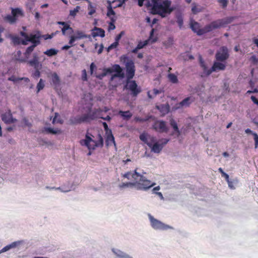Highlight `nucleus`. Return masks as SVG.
<instances>
[{
    "label": "nucleus",
    "mask_w": 258,
    "mask_h": 258,
    "mask_svg": "<svg viewBox=\"0 0 258 258\" xmlns=\"http://www.w3.org/2000/svg\"><path fill=\"white\" fill-rule=\"evenodd\" d=\"M153 5L151 11L154 15H158L162 18L166 17L175 10L174 7H171L170 0H152Z\"/></svg>",
    "instance_id": "obj_2"
},
{
    "label": "nucleus",
    "mask_w": 258,
    "mask_h": 258,
    "mask_svg": "<svg viewBox=\"0 0 258 258\" xmlns=\"http://www.w3.org/2000/svg\"><path fill=\"white\" fill-rule=\"evenodd\" d=\"M116 74L113 75L111 77V80H113V79L115 77H120V78H123L124 76V73L122 72V69H121L120 70L118 71L115 72Z\"/></svg>",
    "instance_id": "obj_40"
},
{
    "label": "nucleus",
    "mask_w": 258,
    "mask_h": 258,
    "mask_svg": "<svg viewBox=\"0 0 258 258\" xmlns=\"http://www.w3.org/2000/svg\"><path fill=\"white\" fill-rule=\"evenodd\" d=\"M161 144L158 142L155 143L154 145L151 147V150L156 153H159L162 150L163 146L165 145L169 142V140L167 139H162L160 140Z\"/></svg>",
    "instance_id": "obj_12"
},
{
    "label": "nucleus",
    "mask_w": 258,
    "mask_h": 258,
    "mask_svg": "<svg viewBox=\"0 0 258 258\" xmlns=\"http://www.w3.org/2000/svg\"><path fill=\"white\" fill-rule=\"evenodd\" d=\"M234 20L232 17H226L223 19L213 21L206 25L203 28H201L199 23L191 20L190 23V28L198 35L201 36L205 33L212 31L213 30L226 27Z\"/></svg>",
    "instance_id": "obj_1"
},
{
    "label": "nucleus",
    "mask_w": 258,
    "mask_h": 258,
    "mask_svg": "<svg viewBox=\"0 0 258 258\" xmlns=\"http://www.w3.org/2000/svg\"><path fill=\"white\" fill-rule=\"evenodd\" d=\"M36 46H35V45H31V46L27 47L24 53V55L26 58H29L30 54L32 53V52L34 50L35 47Z\"/></svg>",
    "instance_id": "obj_32"
},
{
    "label": "nucleus",
    "mask_w": 258,
    "mask_h": 258,
    "mask_svg": "<svg viewBox=\"0 0 258 258\" xmlns=\"http://www.w3.org/2000/svg\"><path fill=\"white\" fill-rule=\"evenodd\" d=\"M1 117L2 120L6 124L13 123L17 121V119L13 117L10 109L3 113Z\"/></svg>",
    "instance_id": "obj_11"
},
{
    "label": "nucleus",
    "mask_w": 258,
    "mask_h": 258,
    "mask_svg": "<svg viewBox=\"0 0 258 258\" xmlns=\"http://www.w3.org/2000/svg\"><path fill=\"white\" fill-rule=\"evenodd\" d=\"M252 135L254 137V147L255 149H256L258 147V135L256 133H253Z\"/></svg>",
    "instance_id": "obj_52"
},
{
    "label": "nucleus",
    "mask_w": 258,
    "mask_h": 258,
    "mask_svg": "<svg viewBox=\"0 0 258 258\" xmlns=\"http://www.w3.org/2000/svg\"><path fill=\"white\" fill-rule=\"evenodd\" d=\"M229 56L228 50L226 46L221 47L215 55L216 60L219 61H224L229 58Z\"/></svg>",
    "instance_id": "obj_8"
},
{
    "label": "nucleus",
    "mask_w": 258,
    "mask_h": 258,
    "mask_svg": "<svg viewBox=\"0 0 258 258\" xmlns=\"http://www.w3.org/2000/svg\"><path fill=\"white\" fill-rule=\"evenodd\" d=\"M118 45V42L117 41L114 42L113 43H112L110 46H109L107 48V51L109 52L111 50L114 49L117 47V46Z\"/></svg>",
    "instance_id": "obj_51"
},
{
    "label": "nucleus",
    "mask_w": 258,
    "mask_h": 258,
    "mask_svg": "<svg viewBox=\"0 0 258 258\" xmlns=\"http://www.w3.org/2000/svg\"><path fill=\"white\" fill-rule=\"evenodd\" d=\"M80 39L77 35V34L75 33V34L70 36V38L69 41V44L71 45V46L75 45L74 42L78 40H80Z\"/></svg>",
    "instance_id": "obj_36"
},
{
    "label": "nucleus",
    "mask_w": 258,
    "mask_h": 258,
    "mask_svg": "<svg viewBox=\"0 0 258 258\" xmlns=\"http://www.w3.org/2000/svg\"><path fill=\"white\" fill-rule=\"evenodd\" d=\"M202 8L201 7H198L196 4H192V7L191 8L192 13L194 14H197L199 12H201Z\"/></svg>",
    "instance_id": "obj_42"
},
{
    "label": "nucleus",
    "mask_w": 258,
    "mask_h": 258,
    "mask_svg": "<svg viewBox=\"0 0 258 258\" xmlns=\"http://www.w3.org/2000/svg\"><path fill=\"white\" fill-rule=\"evenodd\" d=\"M41 34L39 32H37V33L33 34H30L28 37L27 42H30L32 43V45H35L37 46L40 44Z\"/></svg>",
    "instance_id": "obj_15"
},
{
    "label": "nucleus",
    "mask_w": 258,
    "mask_h": 258,
    "mask_svg": "<svg viewBox=\"0 0 258 258\" xmlns=\"http://www.w3.org/2000/svg\"><path fill=\"white\" fill-rule=\"evenodd\" d=\"M92 36L94 37L98 36L101 37H104L105 36V31L102 28L95 27L93 29V32H92Z\"/></svg>",
    "instance_id": "obj_21"
},
{
    "label": "nucleus",
    "mask_w": 258,
    "mask_h": 258,
    "mask_svg": "<svg viewBox=\"0 0 258 258\" xmlns=\"http://www.w3.org/2000/svg\"><path fill=\"white\" fill-rule=\"evenodd\" d=\"M96 68V67L94 62H92L90 64V74L92 75L93 73L94 70Z\"/></svg>",
    "instance_id": "obj_61"
},
{
    "label": "nucleus",
    "mask_w": 258,
    "mask_h": 258,
    "mask_svg": "<svg viewBox=\"0 0 258 258\" xmlns=\"http://www.w3.org/2000/svg\"><path fill=\"white\" fill-rule=\"evenodd\" d=\"M95 13V9L93 7H92V6H90V11L88 13V14L89 15H93Z\"/></svg>",
    "instance_id": "obj_64"
},
{
    "label": "nucleus",
    "mask_w": 258,
    "mask_h": 258,
    "mask_svg": "<svg viewBox=\"0 0 258 258\" xmlns=\"http://www.w3.org/2000/svg\"><path fill=\"white\" fill-rule=\"evenodd\" d=\"M148 136L146 134H142L141 135H140V139L144 142L146 144V142L147 141V140H148Z\"/></svg>",
    "instance_id": "obj_53"
},
{
    "label": "nucleus",
    "mask_w": 258,
    "mask_h": 258,
    "mask_svg": "<svg viewBox=\"0 0 258 258\" xmlns=\"http://www.w3.org/2000/svg\"><path fill=\"white\" fill-rule=\"evenodd\" d=\"M170 124L174 130V133H176L178 137L180 135V132L178 127L176 121L172 118L170 120Z\"/></svg>",
    "instance_id": "obj_27"
},
{
    "label": "nucleus",
    "mask_w": 258,
    "mask_h": 258,
    "mask_svg": "<svg viewBox=\"0 0 258 258\" xmlns=\"http://www.w3.org/2000/svg\"><path fill=\"white\" fill-rule=\"evenodd\" d=\"M218 1L222 6L223 8L227 7L228 0H218Z\"/></svg>",
    "instance_id": "obj_57"
},
{
    "label": "nucleus",
    "mask_w": 258,
    "mask_h": 258,
    "mask_svg": "<svg viewBox=\"0 0 258 258\" xmlns=\"http://www.w3.org/2000/svg\"><path fill=\"white\" fill-rule=\"evenodd\" d=\"M87 113L85 114L86 117H87V121L95 119V118L102 117V110L100 108L95 109L92 110V106H89L87 107Z\"/></svg>",
    "instance_id": "obj_6"
},
{
    "label": "nucleus",
    "mask_w": 258,
    "mask_h": 258,
    "mask_svg": "<svg viewBox=\"0 0 258 258\" xmlns=\"http://www.w3.org/2000/svg\"><path fill=\"white\" fill-rule=\"evenodd\" d=\"M103 126L104 127V130L106 132V134L110 133V131H111L110 129L108 128L107 124L105 122H103L102 123Z\"/></svg>",
    "instance_id": "obj_56"
},
{
    "label": "nucleus",
    "mask_w": 258,
    "mask_h": 258,
    "mask_svg": "<svg viewBox=\"0 0 258 258\" xmlns=\"http://www.w3.org/2000/svg\"><path fill=\"white\" fill-rule=\"evenodd\" d=\"M87 121V117H86L85 114H83L82 116L72 117L70 119V123L72 124H77Z\"/></svg>",
    "instance_id": "obj_16"
},
{
    "label": "nucleus",
    "mask_w": 258,
    "mask_h": 258,
    "mask_svg": "<svg viewBox=\"0 0 258 258\" xmlns=\"http://www.w3.org/2000/svg\"><path fill=\"white\" fill-rule=\"evenodd\" d=\"M53 36V34H52L51 35L49 34H45V35H41V38H42L45 40H47L48 39H51Z\"/></svg>",
    "instance_id": "obj_55"
},
{
    "label": "nucleus",
    "mask_w": 258,
    "mask_h": 258,
    "mask_svg": "<svg viewBox=\"0 0 258 258\" xmlns=\"http://www.w3.org/2000/svg\"><path fill=\"white\" fill-rule=\"evenodd\" d=\"M106 137L105 140L106 145L109 146L113 144L115 146L116 145L114 138L112 135V131H110V133L106 134Z\"/></svg>",
    "instance_id": "obj_20"
},
{
    "label": "nucleus",
    "mask_w": 258,
    "mask_h": 258,
    "mask_svg": "<svg viewBox=\"0 0 258 258\" xmlns=\"http://www.w3.org/2000/svg\"><path fill=\"white\" fill-rule=\"evenodd\" d=\"M12 40L14 45H19L22 43L23 45H27V42L24 40H21V38L17 36H12Z\"/></svg>",
    "instance_id": "obj_28"
},
{
    "label": "nucleus",
    "mask_w": 258,
    "mask_h": 258,
    "mask_svg": "<svg viewBox=\"0 0 258 258\" xmlns=\"http://www.w3.org/2000/svg\"><path fill=\"white\" fill-rule=\"evenodd\" d=\"M156 142V139L155 137L148 135V140L146 142V144L151 148L155 143Z\"/></svg>",
    "instance_id": "obj_31"
},
{
    "label": "nucleus",
    "mask_w": 258,
    "mask_h": 258,
    "mask_svg": "<svg viewBox=\"0 0 258 258\" xmlns=\"http://www.w3.org/2000/svg\"><path fill=\"white\" fill-rule=\"evenodd\" d=\"M124 89L131 92V94L133 97H136L141 92L140 87H139L134 80L127 79L126 84L124 87Z\"/></svg>",
    "instance_id": "obj_5"
},
{
    "label": "nucleus",
    "mask_w": 258,
    "mask_h": 258,
    "mask_svg": "<svg viewBox=\"0 0 258 258\" xmlns=\"http://www.w3.org/2000/svg\"><path fill=\"white\" fill-rule=\"evenodd\" d=\"M126 76L128 80L133 78L135 74V66L132 60H128L125 63Z\"/></svg>",
    "instance_id": "obj_9"
},
{
    "label": "nucleus",
    "mask_w": 258,
    "mask_h": 258,
    "mask_svg": "<svg viewBox=\"0 0 258 258\" xmlns=\"http://www.w3.org/2000/svg\"><path fill=\"white\" fill-rule=\"evenodd\" d=\"M113 70V72H115L120 70V69H122L119 64H114L112 66V68Z\"/></svg>",
    "instance_id": "obj_59"
},
{
    "label": "nucleus",
    "mask_w": 258,
    "mask_h": 258,
    "mask_svg": "<svg viewBox=\"0 0 258 258\" xmlns=\"http://www.w3.org/2000/svg\"><path fill=\"white\" fill-rule=\"evenodd\" d=\"M128 0H115L112 2V4H115V3H118V4L116 6L114 7V8L117 7H120L122 6V5Z\"/></svg>",
    "instance_id": "obj_50"
},
{
    "label": "nucleus",
    "mask_w": 258,
    "mask_h": 258,
    "mask_svg": "<svg viewBox=\"0 0 258 258\" xmlns=\"http://www.w3.org/2000/svg\"><path fill=\"white\" fill-rule=\"evenodd\" d=\"M177 18V23L178 25V26L180 28H181L183 24V18L181 15H178L176 17Z\"/></svg>",
    "instance_id": "obj_49"
},
{
    "label": "nucleus",
    "mask_w": 258,
    "mask_h": 258,
    "mask_svg": "<svg viewBox=\"0 0 258 258\" xmlns=\"http://www.w3.org/2000/svg\"><path fill=\"white\" fill-rule=\"evenodd\" d=\"M108 5L107 7V16L111 20V18H116L115 13L113 10V8H114V7H112V6L111 5V2L110 1H108Z\"/></svg>",
    "instance_id": "obj_22"
},
{
    "label": "nucleus",
    "mask_w": 258,
    "mask_h": 258,
    "mask_svg": "<svg viewBox=\"0 0 258 258\" xmlns=\"http://www.w3.org/2000/svg\"><path fill=\"white\" fill-rule=\"evenodd\" d=\"M168 78L169 80L172 83L176 84L178 82L177 76L174 74H169L168 75Z\"/></svg>",
    "instance_id": "obj_35"
},
{
    "label": "nucleus",
    "mask_w": 258,
    "mask_h": 258,
    "mask_svg": "<svg viewBox=\"0 0 258 258\" xmlns=\"http://www.w3.org/2000/svg\"><path fill=\"white\" fill-rule=\"evenodd\" d=\"M134 182H123L121 184H119V187L120 188H133L134 187L135 188Z\"/></svg>",
    "instance_id": "obj_29"
},
{
    "label": "nucleus",
    "mask_w": 258,
    "mask_h": 258,
    "mask_svg": "<svg viewBox=\"0 0 258 258\" xmlns=\"http://www.w3.org/2000/svg\"><path fill=\"white\" fill-rule=\"evenodd\" d=\"M16 245H17L16 242H15L11 243V244L7 245L1 249V250L0 251V253L7 251L12 248L15 247L16 246Z\"/></svg>",
    "instance_id": "obj_39"
},
{
    "label": "nucleus",
    "mask_w": 258,
    "mask_h": 258,
    "mask_svg": "<svg viewBox=\"0 0 258 258\" xmlns=\"http://www.w3.org/2000/svg\"><path fill=\"white\" fill-rule=\"evenodd\" d=\"M116 20V18H111L110 22L109 23L108 30H113L115 29L114 23Z\"/></svg>",
    "instance_id": "obj_41"
},
{
    "label": "nucleus",
    "mask_w": 258,
    "mask_h": 258,
    "mask_svg": "<svg viewBox=\"0 0 258 258\" xmlns=\"http://www.w3.org/2000/svg\"><path fill=\"white\" fill-rule=\"evenodd\" d=\"M200 64L201 67L202 68L203 72V76H208L210 74H208V72L209 71V69H208V67L205 62L204 60L202 59V57L200 58Z\"/></svg>",
    "instance_id": "obj_24"
},
{
    "label": "nucleus",
    "mask_w": 258,
    "mask_h": 258,
    "mask_svg": "<svg viewBox=\"0 0 258 258\" xmlns=\"http://www.w3.org/2000/svg\"><path fill=\"white\" fill-rule=\"evenodd\" d=\"M250 99L254 104L258 106V99L255 96H251Z\"/></svg>",
    "instance_id": "obj_63"
},
{
    "label": "nucleus",
    "mask_w": 258,
    "mask_h": 258,
    "mask_svg": "<svg viewBox=\"0 0 258 258\" xmlns=\"http://www.w3.org/2000/svg\"><path fill=\"white\" fill-rule=\"evenodd\" d=\"M91 134L87 133L84 140L80 141V144L82 146H86L89 150H94L96 147H102L103 146V139L102 136L98 135V141H96L92 139Z\"/></svg>",
    "instance_id": "obj_4"
},
{
    "label": "nucleus",
    "mask_w": 258,
    "mask_h": 258,
    "mask_svg": "<svg viewBox=\"0 0 258 258\" xmlns=\"http://www.w3.org/2000/svg\"><path fill=\"white\" fill-rule=\"evenodd\" d=\"M162 92L161 90H158L157 89H154L152 90L153 95H152L150 93L151 91H148L147 92L148 97L150 99H153L157 95L161 93Z\"/></svg>",
    "instance_id": "obj_33"
},
{
    "label": "nucleus",
    "mask_w": 258,
    "mask_h": 258,
    "mask_svg": "<svg viewBox=\"0 0 258 258\" xmlns=\"http://www.w3.org/2000/svg\"><path fill=\"white\" fill-rule=\"evenodd\" d=\"M134 173L133 172H132L131 171L127 172L125 173L124 174L122 175V176L124 178H127V179H130V177H132V174Z\"/></svg>",
    "instance_id": "obj_54"
},
{
    "label": "nucleus",
    "mask_w": 258,
    "mask_h": 258,
    "mask_svg": "<svg viewBox=\"0 0 258 258\" xmlns=\"http://www.w3.org/2000/svg\"><path fill=\"white\" fill-rule=\"evenodd\" d=\"M51 80L53 85L55 87H57L60 84V79L56 73H53L51 74Z\"/></svg>",
    "instance_id": "obj_26"
},
{
    "label": "nucleus",
    "mask_w": 258,
    "mask_h": 258,
    "mask_svg": "<svg viewBox=\"0 0 258 258\" xmlns=\"http://www.w3.org/2000/svg\"><path fill=\"white\" fill-rule=\"evenodd\" d=\"M44 86V81L42 79H40L37 85V93H38L40 90H42Z\"/></svg>",
    "instance_id": "obj_43"
},
{
    "label": "nucleus",
    "mask_w": 258,
    "mask_h": 258,
    "mask_svg": "<svg viewBox=\"0 0 258 258\" xmlns=\"http://www.w3.org/2000/svg\"><path fill=\"white\" fill-rule=\"evenodd\" d=\"M132 178L134 180L135 188L138 190H147L154 186L155 183L152 182L145 176L137 171V169L134 171Z\"/></svg>",
    "instance_id": "obj_3"
},
{
    "label": "nucleus",
    "mask_w": 258,
    "mask_h": 258,
    "mask_svg": "<svg viewBox=\"0 0 258 258\" xmlns=\"http://www.w3.org/2000/svg\"><path fill=\"white\" fill-rule=\"evenodd\" d=\"M58 24L63 26V27L61 28V32L63 35H66V31L67 30L70 31V33H72L74 32V30L72 27H70V25L68 23L64 22H58Z\"/></svg>",
    "instance_id": "obj_19"
},
{
    "label": "nucleus",
    "mask_w": 258,
    "mask_h": 258,
    "mask_svg": "<svg viewBox=\"0 0 258 258\" xmlns=\"http://www.w3.org/2000/svg\"><path fill=\"white\" fill-rule=\"evenodd\" d=\"M58 50L54 48H50L44 52V53L48 56H52L57 54Z\"/></svg>",
    "instance_id": "obj_30"
},
{
    "label": "nucleus",
    "mask_w": 258,
    "mask_h": 258,
    "mask_svg": "<svg viewBox=\"0 0 258 258\" xmlns=\"http://www.w3.org/2000/svg\"><path fill=\"white\" fill-rule=\"evenodd\" d=\"M82 80L84 81H87V72L86 70H83L82 71Z\"/></svg>",
    "instance_id": "obj_58"
},
{
    "label": "nucleus",
    "mask_w": 258,
    "mask_h": 258,
    "mask_svg": "<svg viewBox=\"0 0 258 258\" xmlns=\"http://www.w3.org/2000/svg\"><path fill=\"white\" fill-rule=\"evenodd\" d=\"M149 218L150 219L151 226L153 228L156 230H166L168 229H171L172 227L168 225L165 224L158 220L154 218L150 214L149 215Z\"/></svg>",
    "instance_id": "obj_7"
},
{
    "label": "nucleus",
    "mask_w": 258,
    "mask_h": 258,
    "mask_svg": "<svg viewBox=\"0 0 258 258\" xmlns=\"http://www.w3.org/2000/svg\"><path fill=\"white\" fill-rule=\"evenodd\" d=\"M28 63L34 68H36L37 67H42V64L39 61V57L37 53L33 54V58L28 61Z\"/></svg>",
    "instance_id": "obj_18"
},
{
    "label": "nucleus",
    "mask_w": 258,
    "mask_h": 258,
    "mask_svg": "<svg viewBox=\"0 0 258 258\" xmlns=\"http://www.w3.org/2000/svg\"><path fill=\"white\" fill-rule=\"evenodd\" d=\"M153 128L157 132L159 133H167L168 128L166 123L163 120H158L154 122L153 125Z\"/></svg>",
    "instance_id": "obj_10"
},
{
    "label": "nucleus",
    "mask_w": 258,
    "mask_h": 258,
    "mask_svg": "<svg viewBox=\"0 0 258 258\" xmlns=\"http://www.w3.org/2000/svg\"><path fill=\"white\" fill-rule=\"evenodd\" d=\"M12 14L16 17L18 15H23L22 11L19 8L13 9L12 11Z\"/></svg>",
    "instance_id": "obj_46"
},
{
    "label": "nucleus",
    "mask_w": 258,
    "mask_h": 258,
    "mask_svg": "<svg viewBox=\"0 0 258 258\" xmlns=\"http://www.w3.org/2000/svg\"><path fill=\"white\" fill-rule=\"evenodd\" d=\"M118 114L123 118V120H128L133 115L132 113L129 110L125 111L120 110L118 112Z\"/></svg>",
    "instance_id": "obj_25"
},
{
    "label": "nucleus",
    "mask_w": 258,
    "mask_h": 258,
    "mask_svg": "<svg viewBox=\"0 0 258 258\" xmlns=\"http://www.w3.org/2000/svg\"><path fill=\"white\" fill-rule=\"evenodd\" d=\"M42 67H37L36 68H34L35 71L32 73V77L34 79H38L40 77V70L41 69Z\"/></svg>",
    "instance_id": "obj_38"
},
{
    "label": "nucleus",
    "mask_w": 258,
    "mask_h": 258,
    "mask_svg": "<svg viewBox=\"0 0 258 258\" xmlns=\"http://www.w3.org/2000/svg\"><path fill=\"white\" fill-rule=\"evenodd\" d=\"M194 101V98H193L192 97H186L179 103L178 107L183 106H188Z\"/></svg>",
    "instance_id": "obj_23"
},
{
    "label": "nucleus",
    "mask_w": 258,
    "mask_h": 258,
    "mask_svg": "<svg viewBox=\"0 0 258 258\" xmlns=\"http://www.w3.org/2000/svg\"><path fill=\"white\" fill-rule=\"evenodd\" d=\"M156 108L159 110L161 113L162 116H163L165 114H167L170 111V106L168 103L156 105Z\"/></svg>",
    "instance_id": "obj_17"
},
{
    "label": "nucleus",
    "mask_w": 258,
    "mask_h": 258,
    "mask_svg": "<svg viewBox=\"0 0 258 258\" xmlns=\"http://www.w3.org/2000/svg\"><path fill=\"white\" fill-rule=\"evenodd\" d=\"M75 33L77 34V35L79 37V38L80 39L87 38L90 37L89 35L86 34L84 32L80 30H77L75 32Z\"/></svg>",
    "instance_id": "obj_37"
},
{
    "label": "nucleus",
    "mask_w": 258,
    "mask_h": 258,
    "mask_svg": "<svg viewBox=\"0 0 258 258\" xmlns=\"http://www.w3.org/2000/svg\"><path fill=\"white\" fill-rule=\"evenodd\" d=\"M5 20H6V21H8L9 22H10V23L12 24L16 22L17 18H16L15 16H14V15H12V16H11V15L7 16L5 17Z\"/></svg>",
    "instance_id": "obj_44"
},
{
    "label": "nucleus",
    "mask_w": 258,
    "mask_h": 258,
    "mask_svg": "<svg viewBox=\"0 0 258 258\" xmlns=\"http://www.w3.org/2000/svg\"><path fill=\"white\" fill-rule=\"evenodd\" d=\"M154 31H155L154 29H152L151 31L150 32V36H149V38L148 40H146L144 41H140L138 43V44L137 45L138 49H141L143 48L144 47H145V46H146L148 44L149 40H151L152 43H154V42H155L156 41H157V37H155V38H153Z\"/></svg>",
    "instance_id": "obj_14"
},
{
    "label": "nucleus",
    "mask_w": 258,
    "mask_h": 258,
    "mask_svg": "<svg viewBox=\"0 0 258 258\" xmlns=\"http://www.w3.org/2000/svg\"><path fill=\"white\" fill-rule=\"evenodd\" d=\"M254 93H258V86L254 88L252 90H248L246 92L247 94H251Z\"/></svg>",
    "instance_id": "obj_62"
},
{
    "label": "nucleus",
    "mask_w": 258,
    "mask_h": 258,
    "mask_svg": "<svg viewBox=\"0 0 258 258\" xmlns=\"http://www.w3.org/2000/svg\"><path fill=\"white\" fill-rule=\"evenodd\" d=\"M24 80L27 82L29 81V79L28 78H17L13 76L8 78V80L13 81V82H17L20 80Z\"/></svg>",
    "instance_id": "obj_45"
},
{
    "label": "nucleus",
    "mask_w": 258,
    "mask_h": 258,
    "mask_svg": "<svg viewBox=\"0 0 258 258\" xmlns=\"http://www.w3.org/2000/svg\"><path fill=\"white\" fill-rule=\"evenodd\" d=\"M221 62L219 61L214 62L212 68L209 69L208 74H211L214 72L225 70L226 65Z\"/></svg>",
    "instance_id": "obj_13"
},
{
    "label": "nucleus",
    "mask_w": 258,
    "mask_h": 258,
    "mask_svg": "<svg viewBox=\"0 0 258 258\" xmlns=\"http://www.w3.org/2000/svg\"><path fill=\"white\" fill-rule=\"evenodd\" d=\"M80 9V7L79 6H77L74 10H70V15L73 17H75Z\"/></svg>",
    "instance_id": "obj_48"
},
{
    "label": "nucleus",
    "mask_w": 258,
    "mask_h": 258,
    "mask_svg": "<svg viewBox=\"0 0 258 258\" xmlns=\"http://www.w3.org/2000/svg\"><path fill=\"white\" fill-rule=\"evenodd\" d=\"M20 35L25 38V41H26L27 42V40H28V37L29 36V35H28L26 33L23 32V31H21L20 32Z\"/></svg>",
    "instance_id": "obj_60"
},
{
    "label": "nucleus",
    "mask_w": 258,
    "mask_h": 258,
    "mask_svg": "<svg viewBox=\"0 0 258 258\" xmlns=\"http://www.w3.org/2000/svg\"><path fill=\"white\" fill-rule=\"evenodd\" d=\"M151 117V116L147 117L146 118H142L139 116H136L135 117L134 119L137 122H146V121H148L149 119V118H150Z\"/></svg>",
    "instance_id": "obj_47"
},
{
    "label": "nucleus",
    "mask_w": 258,
    "mask_h": 258,
    "mask_svg": "<svg viewBox=\"0 0 258 258\" xmlns=\"http://www.w3.org/2000/svg\"><path fill=\"white\" fill-rule=\"evenodd\" d=\"M45 131L48 133L51 134H58L61 133V131L59 129H53L50 127H47L45 128Z\"/></svg>",
    "instance_id": "obj_34"
}]
</instances>
